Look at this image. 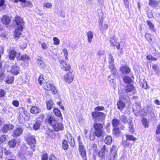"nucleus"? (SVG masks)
<instances>
[{"label": "nucleus", "mask_w": 160, "mask_h": 160, "mask_svg": "<svg viewBox=\"0 0 160 160\" xmlns=\"http://www.w3.org/2000/svg\"><path fill=\"white\" fill-rule=\"evenodd\" d=\"M108 62L109 65V68L111 70L112 75L108 76V80L110 82H113L115 78V76L117 74V70L114 68V65L113 64L114 58L111 54L109 55Z\"/></svg>", "instance_id": "nucleus-1"}, {"label": "nucleus", "mask_w": 160, "mask_h": 160, "mask_svg": "<svg viewBox=\"0 0 160 160\" xmlns=\"http://www.w3.org/2000/svg\"><path fill=\"white\" fill-rule=\"evenodd\" d=\"M93 127L94 129L95 135L98 138L102 136L103 134V124L96 122L93 124Z\"/></svg>", "instance_id": "nucleus-2"}, {"label": "nucleus", "mask_w": 160, "mask_h": 160, "mask_svg": "<svg viewBox=\"0 0 160 160\" xmlns=\"http://www.w3.org/2000/svg\"><path fill=\"white\" fill-rule=\"evenodd\" d=\"M125 136L126 139L125 140H123L122 143L124 147H131L133 144L134 142L131 143L129 141H132L134 142L136 140V138L132 135L127 134H126Z\"/></svg>", "instance_id": "nucleus-3"}, {"label": "nucleus", "mask_w": 160, "mask_h": 160, "mask_svg": "<svg viewBox=\"0 0 160 160\" xmlns=\"http://www.w3.org/2000/svg\"><path fill=\"white\" fill-rule=\"evenodd\" d=\"M79 137H78L79 148L78 150L80 154L84 160H87L86 158V150L82 142L79 140Z\"/></svg>", "instance_id": "nucleus-4"}, {"label": "nucleus", "mask_w": 160, "mask_h": 160, "mask_svg": "<svg viewBox=\"0 0 160 160\" xmlns=\"http://www.w3.org/2000/svg\"><path fill=\"white\" fill-rule=\"evenodd\" d=\"M74 74L72 72H69L66 73L64 76V78L66 82L70 83L73 80Z\"/></svg>", "instance_id": "nucleus-5"}, {"label": "nucleus", "mask_w": 160, "mask_h": 160, "mask_svg": "<svg viewBox=\"0 0 160 160\" xmlns=\"http://www.w3.org/2000/svg\"><path fill=\"white\" fill-rule=\"evenodd\" d=\"M92 115L94 118H98L102 121L104 120L106 115L104 113L98 112H93L92 113Z\"/></svg>", "instance_id": "nucleus-6"}, {"label": "nucleus", "mask_w": 160, "mask_h": 160, "mask_svg": "<svg viewBox=\"0 0 160 160\" xmlns=\"http://www.w3.org/2000/svg\"><path fill=\"white\" fill-rule=\"evenodd\" d=\"M26 141L28 144L31 146L32 149L34 150V148L35 147V144L36 143V140L33 136H29L26 138Z\"/></svg>", "instance_id": "nucleus-7"}, {"label": "nucleus", "mask_w": 160, "mask_h": 160, "mask_svg": "<svg viewBox=\"0 0 160 160\" xmlns=\"http://www.w3.org/2000/svg\"><path fill=\"white\" fill-rule=\"evenodd\" d=\"M98 27L100 31L102 33H103L104 30H106L108 29V25L106 24H104L103 25L102 24V20L101 19L98 20Z\"/></svg>", "instance_id": "nucleus-8"}, {"label": "nucleus", "mask_w": 160, "mask_h": 160, "mask_svg": "<svg viewBox=\"0 0 160 160\" xmlns=\"http://www.w3.org/2000/svg\"><path fill=\"white\" fill-rule=\"evenodd\" d=\"M60 63L61 69L63 71H68L71 68L70 65L64 61H62Z\"/></svg>", "instance_id": "nucleus-9"}, {"label": "nucleus", "mask_w": 160, "mask_h": 160, "mask_svg": "<svg viewBox=\"0 0 160 160\" xmlns=\"http://www.w3.org/2000/svg\"><path fill=\"white\" fill-rule=\"evenodd\" d=\"M13 126L12 124H5L3 126L2 131L4 133H7L8 131L13 129Z\"/></svg>", "instance_id": "nucleus-10"}, {"label": "nucleus", "mask_w": 160, "mask_h": 160, "mask_svg": "<svg viewBox=\"0 0 160 160\" xmlns=\"http://www.w3.org/2000/svg\"><path fill=\"white\" fill-rule=\"evenodd\" d=\"M15 22L17 25V27H22L24 25V22L22 19L18 16L16 18Z\"/></svg>", "instance_id": "nucleus-11"}, {"label": "nucleus", "mask_w": 160, "mask_h": 160, "mask_svg": "<svg viewBox=\"0 0 160 160\" xmlns=\"http://www.w3.org/2000/svg\"><path fill=\"white\" fill-rule=\"evenodd\" d=\"M10 72L12 74L17 75L19 73V68L18 66L16 65H14L11 67Z\"/></svg>", "instance_id": "nucleus-12"}, {"label": "nucleus", "mask_w": 160, "mask_h": 160, "mask_svg": "<svg viewBox=\"0 0 160 160\" xmlns=\"http://www.w3.org/2000/svg\"><path fill=\"white\" fill-rule=\"evenodd\" d=\"M53 126L54 130L56 131L62 130L63 129V124L61 123H55Z\"/></svg>", "instance_id": "nucleus-13"}, {"label": "nucleus", "mask_w": 160, "mask_h": 160, "mask_svg": "<svg viewBox=\"0 0 160 160\" xmlns=\"http://www.w3.org/2000/svg\"><path fill=\"white\" fill-rule=\"evenodd\" d=\"M125 100L122 99H119L117 102V106L118 108L120 110H122L125 106Z\"/></svg>", "instance_id": "nucleus-14"}, {"label": "nucleus", "mask_w": 160, "mask_h": 160, "mask_svg": "<svg viewBox=\"0 0 160 160\" xmlns=\"http://www.w3.org/2000/svg\"><path fill=\"white\" fill-rule=\"evenodd\" d=\"M22 132L23 130L21 128H18L14 131L12 136L14 137L19 136L22 133Z\"/></svg>", "instance_id": "nucleus-15"}, {"label": "nucleus", "mask_w": 160, "mask_h": 160, "mask_svg": "<svg viewBox=\"0 0 160 160\" xmlns=\"http://www.w3.org/2000/svg\"><path fill=\"white\" fill-rule=\"evenodd\" d=\"M1 21L3 24L7 25L10 22V19L8 16L5 15L2 17Z\"/></svg>", "instance_id": "nucleus-16"}, {"label": "nucleus", "mask_w": 160, "mask_h": 160, "mask_svg": "<svg viewBox=\"0 0 160 160\" xmlns=\"http://www.w3.org/2000/svg\"><path fill=\"white\" fill-rule=\"evenodd\" d=\"M40 111V109L36 106H32L30 109L31 112L33 114H37Z\"/></svg>", "instance_id": "nucleus-17"}, {"label": "nucleus", "mask_w": 160, "mask_h": 160, "mask_svg": "<svg viewBox=\"0 0 160 160\" xmlns=\"http://www.w3.org/2000/svg\"><path fill=\"white\" fill-rule=\"evenodd\" d=\"M150 110L151 108L150 107L147 106L146 107H144L142 109L140 112V114H142L143 116H146L147 114V113L150 112Z\"/></svg>", "instance_id": "nucleus-18"}, {"label": "nucleus", "mask_w": 160, "mask_h": 160, "mask_svg": "<svg viewBox=\"0 0 160 160\" xmlns=\"http://www.w3.org/2000/svg\"><path fill=\"white\" fill-rule=\"evenodd\" d=\"M106 149L105 146L104 145L102 148L101 149V151L98 153V156L99 157H101L102 158H104L106 154Z\"/></svg>", "instance_id": "nucleus-19"}, {"label": "nucleus", "mask_w": 160, "mask_h": 160, "mask_svg": "<svg viewBox=\"0 0 160 160\" xmlns=\"http://www.w3.org/2000/svg\"><path fill=\"white\" fill-rule=\"evenodd\" d=\"M16 52L14 49H12L10 50L9 55V59L11 60H13L16 57Z\"/></svg>", "instance_id": "nucleus-20"}, {"label": "nucleus", "mask_w": 160, "mask_h": 160, "mask_svg": "<svg viewBox=\"0 0 160 160\" xmlns=\"http://www.w3.org/2000/svg\"><path fill=\"white\" fill-rule=\"evenodd\" d=\"M23 27H16V28L14 33V35L15 37H18L21 35V32L22 30Z\"/></svg>", "instance_id": "nucleus-21"}, {"label": "nucleus", "mask_w": 160, "mask_h": 160, "mask_svg": "<svg viewBox=\"0 0 160 160\" xmlns=\"http://www.w3.org/2000/svg\"><path fill=\"white\" fill-rule=\"evenodd\" d=\"M36 62L37 65L40 68H43L45 66L44 62L42 60L41 58H38Z\"/></svg>", "instance_id": "nucleus-22"}, {"label": "nucleus", "mask_w": 160, "mask_h": 160, "mask_svg": "<svg viewBox=\"0 0 160 160\" xmlns=\"http://www.w3.org/2000/svg\"><path fill=\"white\" fill-rule=\"evenodd\" d=\"M42 124V122L39 120H37L36 122L33 124V128L36 130L39 129L40 126Z\"/></svg>", "instance_id": "nucleus-23"}, {"label": "nucleus", "mask_w": 160, "mask_h": 160, "mask_svg": "<svg viewBox=\"0 0 160 160\" xmlns=\"http://www.w3.org/2000/svg\"><path fill=\"white\" fill-rule=\"evenodd\" d=\"M121 71L122 73L126 74L129 73L130 71V69L128 67L124 66L121 68Z\"/></svg>", "instance_id": "nucleus-24"}, {"label": "nucleus", "mask_w": 160, "mask_h": 160, "mask_svg": "<svg viewBox=\"0 0 160 160\" xmlns=\"http://www.w3.org/2000/svg\"><path fill=\"white\" fill-rule=\"evenodd\" d=\"M135 88L132 85H128L125 87V90L127 93L128 92H130L134 90Z\"/></svg>", "instance_id": "nucleus-25"}, {"label": "nucleus", "mask_w": 160, "mask_h": 160, "mask_svg": "<svg viewBox=\"0 0 160 160\" xmlns=\"http://www.w3.org/2000/svg\"><path fill=\"white\" fill-rule=\"evenodd\" d=\"M119 93V99L125 100V97L127 95V93L126 92H123L122 91H120Z\"/></svg>", "instance_id": "nucleus-26"}, {"label": "nucleus", "mask_w": 160, "mask_h": 160, "mask_svg": "<svg viewBox=\"0 0 160 160\" xmlns=\"http://www.w3.org/2000/svg\"><path fill=\"white\" fill-rule=\"evenodd\" d=\"M120 123L119 120L116 118H114L112 120V123L114 127H118Z\"/></svg>", "instance_id": "nucleus-27"}, {"label": "nucleus", "mask_w": 160, "mask_h": 160, "mask_svg": "<svg viewBox=\"0 0 160 160\" xmlns=\"http://www.w3.org/2000/svg\"><path fill=\"white\" fill-rule=\"evenodd\" d=\"M14 78L13 76H8L6 79L5 81L8 84H11L13 82Z\"/></svg>", "instance_id": "nucleus-28"}, {"label": "nucleus", "mask_w": 160, "mask_h": 160, "mask_svg": "<svg viewBox=\"0 0 160 160\" xmlns=\"http://www.w3.org/2000/svg\"><path fill=\"white\" fill-rule=\"evenodd\" d=\"M87 34L88 38V42L89 43H91L93 37V33L91 31H89L88 32Z\"/></svg>", "instance_id": "nucleus-29"}, {"label": "nucleus", "mask_w": 160, "mask_h": 160, "mask_svg": "<svg viewBox=\"0 0 160 160\" xmlns=\"http://www.w3.org/2000/svg\"><path fill=\"white\" fill-rule=\"evenodd\" d=\"M54 103L52 101L50 100L47 102L46 105L48 110L51 109L54 106Z\"/></svg>", "instance_id": "nucleus-30"}, {"label": "nucleus", "mask_w": 160, "mask_h": 160, "mask_svg": "<svg viewBox=\"0 0 160 160\" xmlns=\"http://www.w3.org/2000/svg\"><path fill=\"white\" fill-rule=\"evenodd\" d=\"M140 85L141 87L145 89H147L148 88V84L146 80L142 79L141 80Z\"/></svg>", "instance_id": "nucleus-31"}, {"label": "nucleus", "mask_w": 160, "mask_h": 160, "mask_svg": "<svg viewBox=\"0 0 160 160\" xmlns=\"http://www.w3.org/2000/svg\"><path fill=\"white\" fill-rule=\"evenodd\" d=\"M53 112L58 117H61V118L62 120V119L63 118L62 116V114L59 111V110L57 108H55L53 110Z\"/></svg>", "instance_id": "nucleus-32"}, {"label": "nucleus", "mask_w": 160, "mask_h": 160, "mask_svg": "<svg viewBox=\"0 0 160 160\" xmlns=\"http://www.w3.org/2000/svg\"><path fill=\"white\" fill-rule=\"evenodd\" d=\"M62 147L63 149L67 150L68 148V145L67 140H63L62 143Z\"/></svg>", "instance_id": "nucleus-33"}, {"label": "nucleus", "mask_w": 160, "mask_h": 160, "mask_svg": "<svg viewBox=\"0 0 160 160\" xmlns=\"http://www.w3.org/2000/svg\"><path fill=\"white\" fill-rule=\"evenodd\" d=\"M17 143V140L16 139H13L9 141L8 144L10 147L14 148Z\"/></svg>", "instance_id": "nucleus-34"}, {"label": "nucleus", "mask_w": 160, "mask_h": 160, "mask_svg": "<svg viewBox=\"0 0 160 160\" xmlns=\"http://www.w3.org/2000/svg\"><path fill=\"white\" fill-rule=\"evenodd\" d=\"M90 146L89 149L91 151H92L94 152L96 151L97 148V146L96 144L92 143L90 144Z\"/></svg>", "instance_id": "nucleus-35"}, {"label": "nucleus", "mask_w": 160, "mask_h": 160, "mask_svg": "<svg viewBox=\"0 0 160 160\" xmlns=\"http://www.w3.org/2000/svg\"><path fill=\"white\" fill-rule=\"evenodd\" d=\"M112 141V138L110 136H107L104 140L105 142L108 144H110Z\"/></svg>", "instance_id": "nucleus-36"}, {"label": "nucleus", "mask_w": 160, "mask_h": 160, "mask_svg": "<svg viewBox=\"0 0 160 160\" xmlns=\"http://www.w3.org/2000/svg\"><path fill=\"white\" fill-rule=\"evenodd\" d=\"M55 118L53 117H50L48 119V122L52 126L54 124Z\"/></svg>", "instance_id": "nucleus-37"}, {"label": "nucleus", "mask_w": 160, "mask_h": 160, "mask_svg": "<svg viewBox=\"0 0 160 160\" xmlns=\"http://www.w3.org/2000/svg\"><path fill=\"white\" fill-rule=\"evenodd\" d=\"M147 23L149 26V29L151 30L153 32H155V29H154V25L151 21L148 20Z\"/></svg>", "instance_id": "nucleus-38"}, {"label": "nucleus", "mask_w": 160, "mask_h": 160, "mask_svg": "<svg viewBox=\"0 0 160 160\" xmlns=\"http://www.w3.org/2000/svg\"><path fill=\"white\" fill-rule=\"evenodd\" d=\"M53 85L49 83H46L44 86V88L47 91H49L51 90Z\"/></svg>", "instance_id": "nucleus-39"}, {"label": "nucleus", "mask_w": 160, "mask_h": 160, "mask_svg": "<svg viewBox=\"0 0 160 160\" xmlns=\"http://www.w3.org/2000/svg\"><path fill=\"white\" fill-rule=\"evenodd\" d=\"M128 125L130 132L132 133H133L134 132V129L133 127V124L132 121H130L128 122Z\"/></svg>", "instance_id": "nucleus-40"}, {"label": "nucleus", "mask_w": 160, "mask_h": 160, "mask_svg": "<svg viewBox=\"0 0 160 160\" xmlns=\"http://www.w3.org/2000/svg\"><path fill=\"white\" fill-rule=\"evenodd\" d=\"M119 118L121 122L124 123H126L128 122V120L127 117L124 115L120 116L119 117Z\"/></svg>", "instance_id": "nucleus-41"}, {"label": "nucleus", "mask_w": 160, "mask_h": 160, "mask_svg": "<svg viewBox=\"0 0 160 160\" xmlns=\"http://www.w3.org/2000/svg\"><path fill=\"white\" fill-rule=\"evenodd\" d=\"M121 131L118 128H115L113 130V133L115 135L118 136Z\"/></svg>", "instance_id": "nucleus-42"}, {"label": "nucleus", "mask_w": 160, "mask_h": 160, "mask_svg": "<svg viewBox=\"0 0 160 160\" xmlns=\"http://www.w3.org/2000/svg\"><path fill=\"white\" fill-rule=\"evenodd\" d=\"M123 80L125 83H129L132 82V80L130 77L125 76L123 78Z\"/></svg>", "instance_id": "nucleus-43"}, {"label": "nucleus", "mask_w": 160, "mask_h": 160, "mask_svg": "<svg viewBox=\"0 0 160 160\" xmlns=\"http://www.w3.org/2000/svg\"><path fill=\"white\" fill-rule=\"evenodd\" d=\"M149 4L152 7H156L158 5V2L153 0H149Z\"/></svg>", "instance_id": "nucleus-44"}, {"label": "nucleus", "mask_w": 160, "mask_h": 160, "mask_svg": "<svg viewBox=\"0 0 160 160\" xmlns=\"http://www.w3.org/2000/svg\"><path fill=\"white\" fill-rule=\"evenodd\" d=\"M111 152L112 155L114 156H115L117 153V149L116 147L113 146L111 149Z\"/></svg>", "instance_id": "nucleus-45"}, {"label": "nucleus", "mask_w": 160, "mask_h": 160, "mask_svg": "<svg viewBox=\"0 0 160 160\" xmlns=\"http://www.w3.org/2000/svg\"><path fill=\"white\" fill-rule=\"evenodd\" d=\"M103 16V14L102 10L101 9L99 10L98 11V17L99 18V20L101 19L102 20V21Z\"/></svg>", "instance_id": "nucleus-46"}, {"label": "nucleus", "mask_w": 160, "mask_h": 160, "mask_svg": "<svg viewBox=\"0 0 160 160\" xmlns=\"http://www.w3.org/2000/svg\"><path fill=\"white\" fill-rule=\"evenodd\" d=\"M17 118L20 123H22L24 120V119L21 113H19L18 114V116L17 117Z\"/></svg>", "instance_id": "nucleus-47"}, {"label": "nucleus", "mask_w": 160, "mask_h": 160, "mask_svg": "<svg viewBox=\"0 0 160 160\" xmlns=\"http://www.w3.org/2000/svg\"><path fill=\"white\" fill-rule=\"evenodd\" d=\"M68 142H70V145L72 147H73L74 145V139L72 137L70 136L69 138H68Z\"/></svg>", "instance_id": "nucleus-48"}, {"label": "nucleus", "mask_w": 160, "mask_h": 160, "mask_svg": "<svg viewBox=\"0 0 160 160\" xmlns=\"http://www.w3.org/2000/svg\"><path fill=\"white\" fill-rule=\"evenodd\" d=\"M142 123L145 128H146L148 127V122L146 119L143 118L142 120Z\"/></svg>", "instance_id": "nucleus-49"}, {"label": "nucleus", "mask_w": 160, "mask_h": 160, "mask_svg": "<svg viewBox=\"0 0 160 160\" xmlns=\"http://www.w3.org/2000/svg\"><path fill=\"white\" fill-rule=\"evenodd\" d=\"M53 40L54 41L53 43L54 45H58L60 43V40L58 38L54 37Z\"/></svg>", "instance_id": "nucleus-50"}, {"label": "nucleus", "mask_w": 160, "mask_h": 160, "mask_svg": "<svg viewBox=\"0 0 160 160\" xmlns=\"http://www.w3.org/2000/svg\"><path fill=\"white\" fill-rule=\"evenodd\" d=\"M145 38L149 42H151L152 41L151 35L148 33H147L145 35Z\"/></svg>", "instance_id": "nucleus-51"}, {"label": "nucleus", "mask_w": 160, "mask_h": 160, "mask_svg": "<svg viewBox=\"0 0 160 160\" xmlns=\"http://www.w3.org/2000/svg\"><path fill=\"white\" fill-rule=\"evenodd\" d=\"M29 59V57L26 55H22L21 58V59L24 61L28 60Z\"/></svg>", "instance_id": "nucleus-52"}, {"label": "nucleus", "mask_w": 160, "mask_h": 160, "mask_svg": "<svg viewBox=\"0 0 160 160\" xmlns=\"http://www.w3.org/2000/svg\"><path fill=\"white\" fill-rule=\"evenodd\" d=\"M43 6L45 7L50 8L52 7V4L51 3L47 2L44 3Z\"/></svg>", "instance_id": "nucleus-53"}, {"label": "nucleus", "mask_w": 160, "mask_h": 160, "mask_svg": "<svg viewBox=\"0 0 160 160\" xmlns=\"http://www.w3.org/2000/svg\"><path fill=\"white\" fill-rule=\"evenodd\" d=\"M51 90L52 91V92L53 93V94H56L57 93L58 91V90H57V89L53 85L52 86Z\"/></svg>", "instance_id": "nucleus-54"}, {"label": "nucleus", "mask_w": 160, "mask_h": 160, "mask_svg": "<svg viewBox=\"0 0 160 160\" xmlns=\"http://www.w3.org/2000/svg\"><path fill=\"white\" fill-rule=\"evenodd\" d=\"M111 44L113 46H116L117 44H118V42L115 40L114 38H111L110 40Z\"/></svg>", "instance_id": "nucleus-55"}, {"label": "nucleus", "mask_w": 160, "mask_h": 160, "mask_svg": "<svg viewBox=\"0 0 160 160\" xmlns=\"http://www.w3.org/2000/svg\"><path fill=\"white\" fill-rule=\"evenodd\" d=\"M104 107L103 106H98L95 107L94 109L95 110L102 111L104 110Z\"/></svg>", "instance_id": "nucleus-56"}, {"label": "nucleus", "mask_w": 160, "mask_h": 160, "mask_svg": "<svg viewBox=\"0 0 160 160\" xmlns=\"http://www.w3.org/2000/svg\"><path fill=\"white\" fill-rule=\"evenodd\" d=\"M6 94V92L3 89L0 90V97H4Z\"/></svg>", "instance_id": "nucleus-57"}, {"label": "nucleus", "mask_w": 160, "mask_h": 160, "mask_svg": "<svg viewBox=\"0 0 160 160\" xmlns=\"http://www.w3.org/2000/svg\"><path fill=\"white\" fill-rule=\"evenodd\" d=\"M48 155L47 154H44L42 156V160H48Z\"/></svg>", "instance_id": "nucleus-58"}, {"label": "nucleus", "mask_w": 160, "mask_h": 160, "mask_svg": "<svg viewBox=\"0 0 160 160\" xmlns=\"http://www.w3.org/2000/svg\"><path fill=\"white\" fill-rule=\"evenodd\" d=\"M62 51L65 56V58L66 59H68V52L67 50L65 48H64L63 49Z\"/></svg>", "instance_id": "nucleus-59"}, {"label": "nucleus", "mask_w": 160, "mask_h": 160, "mask_svg": "<svg viewBox=\"0 0 160 160\" xmlns=\"http://www.w3.org/2000/svg\"><path fill=\"white\" fill-rule=\"evenodd\" d=\"M6 135H4L2 136L0 138V141L1 142H3L6 140Z\"/></svg>", "instance_id": "nucleus-60"}, {"label": "nucleus", "mask_w": 160, "mask_h": 160, "mask_svg": "<svg viewBox=\"0 0 160 160\" xmlns=\"http://www.w3.org/2000/svg\"><path fill=\"white\" fill-rule=\"evenodd\" d=\"M42 48L44 50H46L48 48V47L46 43L43 42L41 44Z\"/></svg>", "instance_id": "nucleus-61"}, {"label": "nucleus", "mask_w": 160, "mask_h": 160, "mask_svg": "<svg viewBox=\"0 0 160 160\" xmlns=\"http://www.w3.org/2000/svg\"><path fill=\"white\" fill-rule=\"evenodd\" d=\"M12 103L14 106L16 107H18L19 105V102L17 100L13 101L12 102Z\"/></svg>", "instance_id": "nucleus-62"}, {"label": "nucleus", "mask_w": 160, "mask_h": 160, "mask_svg": "<svg viewBox=\"0 0 160 160\" xmlns=\"http://www.w3.org/2000/svg\"><path fill=\"white\" fill-rule=\"evenodd\" d=\"M43 76L42 75L40 76L39 77V79H38V82L40 84H42L43 83Z\"/></svg>", "instance_id": "nucleus-63"}, {"label": "nucleus", "mask_w": 160, "mask_h": 160, "mask_svg": "<svg viewBox=\"0 0 160 160\" xmlns=\"http://www.w3.org/2000/svg\"><path fill=\"white\" fill-rule=\"evenodd\" d=\"M147 15L148 17L150 18H152L153 17L152 13L151 10L149 11L147 13Z\"/></svg>", "instance_id": "nucleus-64"}]
</instances>
